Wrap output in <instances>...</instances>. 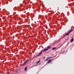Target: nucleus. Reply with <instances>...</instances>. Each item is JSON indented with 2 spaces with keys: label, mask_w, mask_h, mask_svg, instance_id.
<instances>
[{
  "label": "nucleus",
  "mask_w": 74,
  "mask_h": 74,
  "mask_svg": "<svg viewBox=\"0 0 74 74\" xmlns=\"http://www.w3.org/2000/svg\"><path fill=\"white\" fill-rule=\"evenodd\" d=\"M49 59V57H47V58L46 60H45V62H46V61H48Z\"/></svg>",
  "instance_id": "obj_1"
},
{
  "label": "nucleus",
  "mask_w": 74,
  "mask_h": 74,
  "mask_svg": "<svg viewBox=\"0 0 74 74\" xmlns=\"http://www.w3.org/2000/svg\"><path fill=\"white\" fill-rule=\"evenodd\" d=\"M73 31V29H71L70 30H69L68 32L70 33V32H72Z\"/></svg>",
  "instance_id": "obj_2"
},
{
  "label": "nucleus",
  "mask_w": 74,
  "mask_h": 74,
  "mask_svg": "<svg viewBox=\"0 0 74 74\" xmlns=\"http://www.w3.org/2000/svg\"><path fill=\"white\" fill-rule=\"evenodd\" d=\"M52 60V59H50V60H49L47 62V63H49L50 62H51V60Z\"/></svg>",
  "instance_id": "obj_3"
},
{
  "label": "nucleus",
  "mask_w": 74,
  "mask_h": 74,
  "mask_svg": "<svg viewBox=\"0 0 74 74\" xmlns=\"http://www.w3.org/2000/svg\"><path fill=\"white\" fill-rule=\"evenodd\" d=\"M48 49L47 48L46 49H45L43 51V52H45V51H47V50H48Z\"/></svg>",
  "instance_id": "obj_4"
},
{
  "label": "nucleus",
  "mask_w": 74,
  "mask_h": 74,
  "mask_svg": "<svg viewBox=\"0 0 74 74\" xmlns=\"http://www.w3.org/2000/svg\"><path fill=\"white\" fill-rule=\"evenodd\" d=\"M69 33L68 32L67 33L65 34V36H68Z\"/></svg>",
  "instance_id": "obj_5"
},
{
  "label": "nucleus",
  "mask_w": 74,
  "mask_h": 74,
  "mask_svg": "<svg viewBox=\"0 0 74 74\" xmlns=\"http://www.w3.org/2000/svg\"><path fill=\"white\" fill-rule=\"evenodd\" d=\"M29 61V60L28 59H27V60H26L25 61V63H27V62H28V61Z\"/></svg>",
  "instance_id": "obj_6"
},
{
  "label": "nucleus",
  "mask_w": 74,
  "mask_h": 74,
  "mask_svg": "<svg viewBox=\"0 0 74 74\" xmlns=\"http://www.w3.org/2000/svg\"><path fill=\"white\" fill-rule=\"evenodd\" d=\"M56 49V47H54L52 48L53 50H54V49Z\"/></svg>",
  "instance_id": "obj_7"
},
{
  "label": "nucleus",
  "mask_w": 74,
  "mask_h": 74,
  "mask_svg": "<svg viewBox=\"0 0 74 74\" xmlns=\"http://www.w3.org/2000/svg\"><path fill=\"white\" fill-rule=\"evenodd\" d=\"M42 53V51H41L39 53V54H38V55H40Z\"/></svg>",
  "instance_id": "obj_8"
},
{
  "label": "nucleus",
  "mask_w": 74,
  "mask_h": 74,
  "mask_svg": "<svg viewBox=\"0 0 74 74\" xmlns=\"http://www.w3.org/2000/svg\"><path fill=\"white\" fill-rule=\"evenodd\" d=\"M51 47L49 46H48V47H47V49H49V48H50Z\"/></svg>",
  "instance_id": "obj_9"
},
{
  "label": "nucleus",
  "mask_w": 74,
  "mask_h": 74,
  "mask_svg": "<svg viewBox=\"0 0 74 74\" xmlns=\"http://www.w3.org/2000/svg\"><path fill=\"white\" fill-rule=\"evenodd\" d=\"M26 64V62H25L23 64V66H24V65H25Z\"/></svg>",
  "instance_id": "obj_10"
},
{
  "label": "nucleus",
  "mask_w": 74,
  "mask_h": 74,
  "mask_svg": "<svg viewBox=\"0 0 74 74\" xmlns=\"http://www.w3.org/2000/svg\"><path fill=\"white\" fill-rule=\"evenodd\" d=\"M73 40H73V38H72L71 40V42H73Z\"/></svg>",
  "instance_id": "obj_11"
},
{
  "label": "nucleus",
  "mask_w": 74,
  "mask_h": 74,
  "mask_svg": "<svg viewBox=\"0 0 74 74\" xmlns=\"http://www.w3.org/2000/svg\"><path fill=\"white\" fill-rule=\"evenodd\" d=\"M25 71H26V69H27V67H26L25 68Z\"/></svg>",
  "instance_id": "obj_12"
},
{
  "label": "nucleus",
  "mask_w": 74,
  "mask_h": 74,
  "mask_svg": "<svg viewBox=\"0 0 74 74\" xmlns=\"http://www.w3.org/2000/svg\"><path fill=\"white\" fill-rule=\"evenodd\" d=\"M36 63H40V61H38Z\"/></svg>",
  "instance_id": "obj_13"
},
{
  "label": "nucleus",
  "mask_w": 74,
  "mask_h": 74,
  "mask_svg": "<svg viewBox=\"0 0 74 74\" xmlns=\"http://www.w3.org/2000/svg\"><path fill=\"white\" fill-rule=\"evenodd\" d=\"M49 59H51V58H52V57H49Z\"/></svg>",
  "instance_id": "obj_14"
},
{
  "label": "nucleus",
  "mask_w": 74,
  "mask_h": 74,
  "mask_svg": "<svg viewBox=\"0 0 74 74\" xmlns=\"http://www.w3.org/2000/svg\"><path fill=\"white\" fill-rule=\"evenodd\" d=\"M6 49V48H5V49Z\"/></svg>",
  "instance_id": "obj_15"
}]
</instances>
